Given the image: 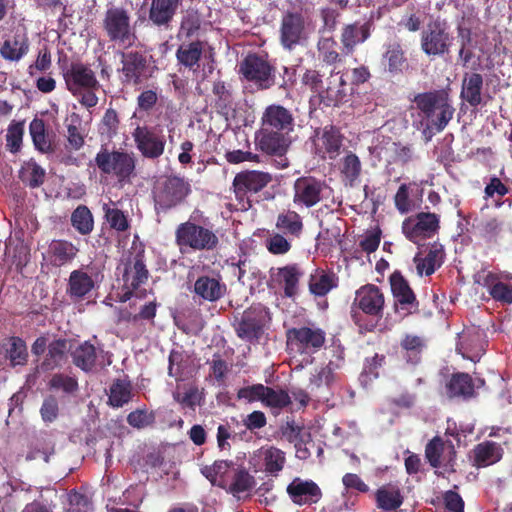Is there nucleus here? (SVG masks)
Wrapping results in <instances>:
<instances>
[{
    "label": "nucleus",
    "mask_w": 512,
    "mask_h": 512,
    "mask_svg": "<svg viewBox=\"0 0 512 512\" xmlns=\"http://www.w3.org/2000/svg\"><path fill=\"white\" fill-rule=\"evenodd\" d=\"M296 119L291 109L279 103L267 105L260 118V128L255 133L257 150L266 155L279 158L277 166L281 169L289 166L285 157L291 144Z\"/></svg>",
    "instance_id": "obj_1"
},
{
    "label": "nucleus",
    "mask_w": 512,
    "mask_h": 512,
    "mask_svg": "<svg viewBox=\"0 0 512 512\" xmlns=\"http://www.w3.org/2000/svg\"><path fill=\"white\" fill-rule=\"evenodd\" d=\"M385 297L374 284L361 286L355 294L351 318L361 332H372L383 317Z\"/></svg>",
    "instance_id": "obj_2"
},
{
    "label": "nucleus",
    "mask_w": 512,
    "mask_h": 512,
    "mask_svg": "<svg viewBox=\"0 0 512 512\" xmlns=\"http://www.w3.org/2000/svg\"><path fill=\"white\" fill-rule=\"evenodd\" d=\"M66 89L85 108H94L99 101L97 91L101 85L95 72L88 64L81 61L72 62L66 68H62Z\"/></svg>",
    "instance_id": "obj_3"
},
{
    "label": "nucleus",
    "mask_w": 512,
    "mask_h": 512,
    "mask_svg": "<svg viewBox=\"0 0 512 512\" xmlns=\"http://www.w3.org/2000/svg\"><path fill=\"white\" fill-rule=\"evenodd\" d=\"M283 73L281 80H277L276 67L273 66L263 56L250 53L240 63L239 73L248 82L254 83L260 90H268L273 86H278L285 91L289 90L294 80L292 76L286 77L289 74V68L283 66Z\"/></svg>",
    "instance_id": "obj_4"
},
{
    "label": "nucleus",
    "mask_w": 512,
    "mask_h": 512,
    "mask_svg": "<svg viewBox=\"0 0 512 512\" xmlns=\"http://www.w3.org/2000/svg\"><path fill=\"white\" fill-rule=\"evenodd\" d=\"M414 102L428 120L426 128L437 132L446 128L455 112L449 93L444 89L419 93L414 97Z\"/></svg>",
    "instance_id": "obj_5"
},
{
    "label": "nucleus",
    "mask_w": 512,
    "mask_h": 512,
    "mask_svg": "<svg viewBox=\"0 0 512 512\" xmlns=\"http://www.w3.org/2000/svg\"><path fill=\"white\" fill-rule=\"evenodd\" d=\"M191 191V184L185 177L179 175L161 177L152 191L156 213H167L179 206Z\"/></svg>",
    "instance_id": "obj_6"
},
{
    "label": "nucleus",
    "mask_w": 512,
    "mask_h": 512,
    "mask_svg": "<svg viewBox=\"0 0 512 512\" xmlns=\"http://www.w3.org/2000/svg\"><path fill=\"white\" fill-rule=\"evenodd\" d=\"M102 29L110 42L123 47L132 46L137 39L131 14L123 6L107 7L102 20Z\"/></svg>",
    "instance_id": "obj_7"
},
{
    "label": "nucleus",
    "mask_w": 512,
    "mask_h": 512,
    "mask_svg": "<svg viewBox=\"0 0 512 512\" xmlns=\"http://www.w3.org/2000/svg\"><path fill=\"white\" fill-rule=\"evenodd\" d=\"M175 243L181 253L212 251L219 245V239L212 229L187 220L176 227Z\"/></svg>",
    "instance_id": "obj_8"
},
{
    "label": "nucleus",
    "mask_w": 512,
    "mask_h": 512,
    "mask_svg": "<svg viewBox=\"0 0 512 512\" xmlns=\"http://www.w3.org/2000/svg\"><path fill=\"white\" fill-rule=\"evenodd\" d=\"M123 301L133 296L143 298L146 289L143 286L148 282L150 273L147 269L145 250L140 249L125 259L122 263Z\"/></svg>",
    "instance_id": "obj_9"
},
{
    "label": "nucleus",
    "mask_w": 512,
    "mask_h": 512,
    "mask_svg": "<svg viewBox=\"0 0 512 512\" xmlns=\"http://www.w3.org/2000/svg\"><path fill=\"white\" fill-rule=\"evenodd\" d=\"M94 160L101 173L115 176L120 183H130L136 175L134 154L122 149L109 150L102 146Z\"/></svg>",
    "instance_id": "obj_10"
},
{
    "label": "nucleus",
    "mask_w": 512,
    "mask_h": 512,
    "mask_svg": "<svg viewBox=\"0 0 512 512\" xmlns=\"http://www.w3.org/2000/svg\"><path fill=\"white\" fill-rule=\"evenodd\" d=\"M272 181V175L259 170H244L237 173L232 182L235 198L241 210L252 207L250 196L263 190Z\"/></svg>",
    "instance_id": "obj_11"
},
{
    "label": "nucleus",
    "mask_w": 512,
    "mask_h": 512,
    "mask_svg": "<svg viewBox=\"0 0 512 512\" xmlns=\"http://www.w3.org/2000/svg\"><path fill=\"white\" fill-rule=\"evenodd\" d=\"M453 41L445 21L434 20L427 24L421 33L420 46L429 57L448 54Z\"/></svg>",
    "instance_id": "obj_12"
},
{
    "label": "nucleus",
    "mask_w": 512,
    "mask_h": 512,
    "mask_svg": "<svg viewBox=\"0 0 512 512\" xmlns=\"http://www.w3.org/2000/svg\"><path fill=\"white\" fill-rule=\"evenodd\" d=\"M122 68L121 82L125 85L138 86L152 76L147 56L141 51H120Z\"/></svg>",
    "instance_id": "obj_13"
},
{
    "label": "nucleus",
    "mask_w": 512,
    "mask_h": 512,
    "mask_svg": "<svg viewBox=\"0 0 512 512\" xmlns=\"http://www.w3.org/2000/svg\"><path fill=\"white\" fill-rule=\"evenodd\" d=\"M392 296L394 299V311L402 317L419 313V301L409 282L398 270L394 271L389 277Z\"/></svg>",
    "instance_id": "obj_14"
},
{
    "label": "nucleus",
    "mask_w": 512,
    "mask_h": 512,
    "mask_svg": "<svg viewBox=\"0 0 512 512\" xmlns=\"http://www.w3.org/2000/svg\"><path fill=\"white\" fill-rule=\"evenodd\" d=\"M328 189L326 182L316 177H299L293 185V203L298 207H314L323 201Z\"/></svg>",
    "instance_id": "obj_15"
},
{
    "label": "nucleus",
    "mask_w": 512,
    "mask_h": 512,
    "mask_svg": "<svg viewBox=\"0 0 512 512\" xmlns=\"http://www.w3.org/2000/svg\"><path fill=\"white\" fill-rule=\"evenodd\" d=\"M439 228V216L431 212H420L415 216L406 218L402 223L403 234L414 244L433 237Z\"/></svg>",
    "instance_id": "obj_16"
},
{
    "label": "nucleus",
    "mask_w": 512,
    "mask_h": 512,
    "mask_svg": "<svg viewBox=\"0 0 512 512\" xmlns=\"http://www.w3.org/2000/svg\"><path fill=\"white\" fill-rule=\"evenodd\" d=\"M306 39L305 17L301 12L287 11L282 15L279 42L288 51L295 49Z\"/></svg>",
    "instance_id": "obj_17"
},
{
    "label": "nucleus",
    "mask_w": 512,
    "mask_h": 512,
    "mask_svg": "<svg viewBox=\"0 0 512 512\" xmlns=\"http://www.w3.org/2000/svg\"><path fill=\"white\" fill-rule=\"evenodd\" d=\"M287 345L300 353L318 351L326 340L325 332L318 327H293L286 332Z\"/></svg>",
    "instance_id": "obj_18"
},
{
    "label": "nucleus",
    "mask_w": 512,
    "mask_h": 512,
    "mask_svg": "<svg viewBox=\"0 0 512 512\" xmlns=\"http://www.w3.org/2000/svg\"><path fill=\"white\" fill-rule=\"evenodd\" d=\"M265 314L261 306L246 309L235 326L238 338L252 344L259 343L264 334Z\"/></svg>",
    "instance_id": "obj_19"
},
{
    "label": "nucleus",
    "mask_w": 512,
    "mask_h": 512,
    "mask_svg": "<svg viewBox=\"0 0 512 512\" xmlns=\"http://www.w3.org/2000/svg\"><path fill=\"white\" fill-rule=\"evenodd\" d=\"M132 137L137 150L144 158L155 160L163 155L166 140L164 135L156 132L154 128L138 125L132 132Z\"/></svg>",
    "instance_id": "obj_20"
},
{
    "label": "nucleus",
    "mask_w": 512,
    "mask_h": 512,
    "mask_svg": "<svg viewBox=\"0 0 512 512\" xmlns=\"http://www.w3.org/2000/svg\"><path fill=\"white\" fill-rule=\"evenodd\" d=\"M425 457L433 468L443 467L447 472L454 471L456 450L451 440L433 437L425 446Z\"/></svg>",
    "instance_id": "obj_21"
},
{
    "label": "nucleus",
    "mask_w": 512,
    "mask_h": 512,
    "mask_svg": "<svg viewBox=\"0 0 512 512\" xmlns=\"http://www.w3.org/2000/svg\"><path fill=\"white\" fill-rule=\"evenodd\" d=\"M344 136L335 125L329 124L318 129L315 134V154L321 159L335 160L343 146Z\"/></svg>",
    "instance_id": "obj_22"
},
{
    "label": "nucleus",
    "mask_w": 512,
    "mask_h": 512,
    "mask_svg": "<svg viewBox=\"0 0 512 512\" xmlns=\"http://www.w3.org/2000/svg\"><path fill=\"white\" fill-rule=\"evenodd\" d=\"M30 49V41L25 29L16 28L7 35L0 46V55L10 62H18L26 56Z\"/></svg>",
    "instance_id": "obj_23"
},
{
    "label": "nucleus",
    "mask_w": 512,
    "mask_h": 512,
    "mask_svg": "<svg viewBox=\"0 0 512 512\" xmlns=\"http://www.w3.org/2000/svg\"><path fill=\"white\" fill-rule=\"evenodd\" d=\"M479 385L469 373L456 372L451 374L445 383V394L449 399L468 401L477 396Z\"/></svg>",
    "instance_id": "obj_24"
},
{
    "label": "nucleus",
    "mask_w": 512,
    "mask_h": 512,
    "mask_svg": "<svg viewBox=\"0 0 512 512\" xmlns=\"http://www.w3.org/2000/svg\"><path fill=\"white\" fill-rule=\"evenodd\" d=\"M371 30L372 23L370 21L363 23L356 21L354 23L345 24L340 34L343 53L345 55L353 54L358 45L363 44L370 38Z\"/></svg>",
    "instance_id": "obj_25"
},
{
    "label": "nucleus",
    "mask_w": 512,
    "mask_h": 512,
    "mask_svg": "<svg viewBox=\"0 0 512 512\" xmlns=\"http://www.w3.org/2000/svg\"><path fill=\"white\" fill-rule=\"evenodd\" d=\"M286 492L291 501L299 506L315 504L322 497V491L314 481L299 477L288 484Z\"/></svg>",
    "instance_id": "obj_26"
},
{
    "label": "nucleus",
    "mask_w": 512,
    "mask_h": 512,
    "mask_svg": "<svg viewBox=\"0 0 512 512\" xmlns=\"http://www.w3.org/2000/svg\"><path fill=\"white\" fill-rule=\"evenodd\" d=\"M305 272L298 263L278 267L271 275L272 280L283 289L286 298H294L299 291V283Z\"/></svg>",
    "instance_id": "obj_27"
},
{
    "label": "nucleus",
    "mask_w": 512,
    "mask_h": 512,
    "mask_svg": "<svg viewBox=\"0 0 512 512\" xmlns=\"http://www.w3.org/2000/svg\"><path fill=\"white\" fill-rule=\"evenodd\" d=\"M226 290V284L220 275H201L195 280L193 286L194 296L201 302H216L226 294Z\"/></svg>",
    "instance_id": "obj_28"
},
{
    "label": "nucleus",
    "mask_w": 512,
    "mask_h": 512,
    "mask_svg": "<svg viewBox=\"0 0 512 512\" xmlns=\"http://www.w3.org/2000/svg\"><path fill=\"white\" fill-rule=\"evenodd\" d=\"M79 248L65 239H53L47 248L43 259L53 267H62L74 261Z\"/></svg>",
    "instance_id": "obj_29"
},
{
    "label": "nucleus",
    "mask_w": 512,
    "mask_h": 512,
    "mask_svg": "<svg viewBox=\"0 0 512 512\" xmlns=\"http://www.w3.org/2000/svg\"><path fill=\"white\" fill-rule=\"evenodd\" d=\"M382 63L389 75L399 76L404 74L409 68V61L403 45L398 41L385 44Z\"/></svg>",
    "instance_id": "obj_30"
},
{
    "label": "nucleus",
    "mask_w": 512,
    "mask_h": 512,
    "mask_svg": "<svg viewBox=\"0 0 512 512\" xmlns=\"http://www.w3.org/2000/svg\"><path fill=\"white\" fill-rule=\"evenodd\" d=\"M347 83L339 72H331L330 76L326 79V85L319 94L321 102L327 107H335L346 102L347 98Z\"/></svg>",
    "instance_id": "obj_31"
},
{
    "label": "nucleus",
    "mask_w": 512,
    "mask_h": 512,
    "mask_svg": "<svg viewBox=\"0 0 512 512\" xmlns=\"http://www.w3.org/2000/svg\"><path fill=\"white\" fill-rule=\"evenodd\" d=\"M484 89V78L478 72H465L462 78L460 98L471 107H478L482 104V92Z\"/></svg>",
    "instance_id": "obj_32"
},
{
    "label": "nucleus",
    "mask_w": 512,
    "mask_h": 512,
    "mask_svg": "<svg viewBox=\"0 0 512 512\" xmlns=\"http://www.w3.org/2000/svg\"><path fill=\"white\" fill-rule=\"evenodd\" d=\"M182 0H151L149 20L158 27L168 28Z\"/></svg>",
    "instance_id": "obj_33"
},
{
    "label": "nucleus",
    "mask_w": 512,
    "mask_h": 512,
    "mask_svg": "<svg viewBox=\"0 0 512 512\" xmlns=\"http://www.w3.org/2000/svg\"><path fill=\"white\" fill-rule=\"evenodd\" d=\"M92 277L82 269L73 270L68 279L66 294L73 301L84 299L94 288Z\"/></svg>",
    "instance_id": "obj_34"
},
{
    "label": "nucleus",
    "mask_w": 512,
    "mask_h": 512,
    "mask_svg": "<svg viewBox=\"0 0 512 512\" xmlns=\"http://www.w3.org/2000/svg\"><path fill=\"white\" fill-rule=\"evenodd\" d=\"M99 353H103L102 347H96L90 341H84L71 352L72 362L77 368L88 373L96 366Z\"/></svg>",
    "instance_id": "obj_35"
},
{
    "label": "nucleus",
    "mask_w": 512,
    "mask_h": 512,
    "mask_svg": "<svg viewBox=\"0 0 512 512\" xmlns=\"http://www.w3.org/2000/svg\"><path fill=\"white\" fill-rule=\"evenodd\" d=\"M375 502L383 511H396L402 506L404 497L398 484L387 483L376 490Z\"/></svg>",
    "instance_id": "obj_36"
},
{
    "label": "nucleus",
    "mask_w": 512,
    "mask_h": 512,
    "mask_svg": "<svg viewBox=\"0 0 512 512\" xmlns=\"http://www.w3.org/2000/svg\"><path fill=\"white\" fill-rule=\"evenodd\" d=\"M444 256L445 253L442 244H440L439 242H434L430 244L428 252L425 257H421L420 254H417L414 257L417 272L420 275H432L436 271V269H438L443 264Z\"/></svg>",
    "instance_id": "obj_37"
},
{
    "label": "nucleus",
    "mask_w": 512,
    "mask_h": 512,
    "mask_svg": "<svg viewBox=\"0 0 512 512\" xmlns=\"http://www.w3.org/2000/svg\"><path fill=\"white\" fill-rule=\"evenodd\" d=\"M212 93L215 96L214 107L219 114L228 117L235 111V101L231 84L217 80L213 83Z\"/></svg>",
    "instance_id": "obj_38"
},
{
    "label": "nucleus",
    "mask_w": 512,
    "mask_h": 512,
    "mask_svg": "<svg viewBox=\"0 0 512 512\" xmlns=\"http://www.w3.org/2000/svg\"><path fill=\"white\" fill-rule=\"evenodd\" d=\"M68 340L55 339L48 345L47 353L40 365L42 371H52L61 367L67 360Z\"/></svg>",
    "instance_id": "obj_39"
},
{
    "label": "nucleus",
    "mask_w": 512,
    "mask_h": 512,
    "mask_svg": "<svg viewBox=\"0 0 512 512\" xmlns=\"http://www.w3.org/2000/svg\"><path fill=\"white\" fill-rule=\"evenodd\" d=\"M203 42L196 40L181 44L176 51V59L179 65L196 71L203 54Z\"/></svg>",
    "instance_id": "obj_40"
},
{
    "label": "nucleus",
    "mask_w": 512,
    "mask_h": 512,
    "mask_svg": "<svg viewBox=\"0 0 512 512\" xmlns=\"http://www.w3.org/2000/svg\"><path fill=\"white\" fill-rule=\"evenodd\" d=\"M474 460L478 467H485L498 462L503 455L500 444L493 441H484L474 448Z\"/></svg>",
    "instance_id": "obj_41"
},
{
    "label": "nucleus",
    "mask_w": 512,
    "mask_h": 512,
    "mask_svg": "<svg viewBox=\"0 0 512 512\" xmlns=\"http://www.w3.org/2000/svg\"><path fill=\"white\" fill-rule=\"evenodd\" d=\"M133 387L128 379H115L109 388L108 405L120 408L128 404L133 397Z\"/></svg>",
    "instance_id": "obj_42"
},
{
    "label": "nucleus",
    "mask_w": 512,
    "mask_h": 512,
    "mask_svg": "<svg viewBox=\"0 0 512 512\" xmlns=\"http://www.w3.org/2000/svg\"><path fill=\"white\" fill-rule=\"evenodd\" d=\"M402 356L407 363L417 365L421 361V355L425 348L422 337L414 334H405L400 341Z\"/></svg>",
    "instance_id": "obj_43"
},
{
    "label": "nucleus",
    "mask_w": 512,
    "mask_h": 512,
    "mask_svg": "<svg viewBox=\"0 0 512 512\" xmlns=\"http://www.w3.org/2000/svg\"><path fill=\"white\" fill-rule=\"evenodd\" d=\"M5 356L13 367L26 365L29 356L26 342L18 336L9 337L5 343Z\"/></svg>",
    "instance_id": "obj_44"
},
{
    "label": "nucleus",
    "mask_w": 512,
    "mask_h": 512,
    "mask_svg": "<svg viewBox=\"0 0 512 512\" xmlns=\"http://www.w3.org/2000/svg\"><path fill=\"white\" fill-rule=\"evenodd\" d=\"M276 228L284 234L299 237L303 231L301 216L293 210H287L277 216Z\"/></svg>",
    "instance_id": "obj_45"
},
{
    "label": "nucleus",
    "mask_w": 512,
    "mask_h": 512,
    "mask_svg": "<svg viewBox=\"0 0 512 512\" xmlns=\"http://www.w3.org/2000/svg\"><path fill=\"white\" fill-rule=\"evenodd\" d=\"M71 225L81 235H89L94 229V218L86 205H79L71 214Z\"/></svg>",
    "instance_id": "obj_46"
},
{
    "label": "nucleus",
    "mask_w": 512,
    "mask_h": 512,
    "mask_svg": "<svg viewBox=\"0 0 512 512\" xmlns=\"http://www.w3.org/2000/svg\"><path fill=\"white\" fill-rule=\"evenodd\" d=\"M362 170L359 157L349 151L341 160L340 172L345 181V185L353 186L358 180Z\"/></svg>",
    "instance_id": "obj_47"
},
{
    "label": "nucleus",
    "mask_w": 512,
    "mask_h": 512,
    "mask_svg": "<svg viewBox=\"0 0 512 512\" xmlns=\"http://www.w3.org/2000/svg\"><path fill=\"white\" fill-rule=\"evenodd\" d=\"M189 356L182 349H172L168 356V375L176 381L183 380Z\"/></svg>",
    "instance_id": "obj_48"
},
{
    "label": "nucleus",
    "mask_w": 512,
    "mask_h": 512,
    "mask_svg": "<svg viewBox=\"0 0 512 512\" xmlns=\"http://www.w3.org/2000/svg\"><path fill=\"white\" fill-rule=\"evenodd\" d=\"M103 212L105 220L111 229L117 232H125L130 228L128 217L122 210L104 204Z\"/></svg>",
    "instance_id": "obj_49"
},
{
    "label": "nucleus",
    "mask_w": 512,
    "mask_h": 512,
    "mask_svg": "<svg viewBox=\"0 0 512 512\" xmlns=\"http://www.w3.org/2000/svg\"><path fill=\"white\" fill-rule=\"evenodd\" d=\"M319 57L327 65L341 62V55L338 52V43L332 37L321 38L318 42Z\"/></svg>",
    "instance_id": "obj_50"
},
{
    "label": "nucleus",
    "mask_w": 512,
    "mask_h": 512,
    "mask_svg": "<svg viewBox=\"0 0 512 512\" xmlns=\"http://www.w3.org/2000/svg\"><path fill=\"white\" fill-rule=\"evenodd\" d=\"M291 404V397L288 392L282 389L275 390L266 386L263 405L271 409L282 410Z\"/></svg>",
    "instance_id": "obj_51"
},
{
    "label": "nucleus",
    "mask_w": 512,
    "mask_h": 512,
    "mask_svg": "<svg viewBox=\"0 0 512 512\" xmlns=\"http://www.w3.org/2000/svg\"><path fill=\"white\" fill-rule=\"evenodd\" d=\"M334 276L321 272L320 276L312 275L309 280V291L315 296H325L336 287Z\"/></svg>",
    "instance_id": "obj_52"
},
{
    "label": "nucleus",
    "mask_w": 512,
    "mask_h": 512,
    "mask_svg": "<svg viewBox=\"0 0 512 512\" xmlns=\"http://www.w3.org/2000/svg\"><path fill=\"white\" fill-rule=\"evenodd\" d=\"M29 130L35 147L42 152H48L51 149V143L46 137L44 121L38 118L33 119Z\"/></svg>",
    "instance_id": "obj_53"
},
{
    "label": "nucleus",
    "mask_w": 512,
    "mask_h": 512,
    "mask_svg": "<svg viewBox=\"0 0 512 512\" xmlns=\"http://www.w3.org/2000/svg\"><path fill=\"white\" fill-rule=\"evenodd\" d=\"M156 415L154 411L146 408H139L127 415V423L137 429H144L155 423Z\"/></svg>",
    "instance_id": "obj_54"
},
{
    "label": "nucleus",
    "mask_w": 512,
    "mask_h": 512,
    "mask_svg": "<svg viewBox=\"0 0 512 512\" xmlns=\"http://www.w3.org/2000/svg\"><path fill=\"white\" fill-rule=\"evenodd\" d=\"M285 464V453L276 448L270 447L264 451L265 471L271 474L281 471Z\"/></svg>",
    "instance_id": "obj_55"
},
{
    "label": "nucleus",
    "mask_w": 512,
    "mask_h": 512,
    "mask_svg": "<svg viewBox=\"0 0 512 512\" xmlns=\"http://www.w3.org/2000/svg\"><path fill=\"white\" fill-rule=\"evenodd\" d=\"M49 388L53 390H61L66 394L75 393L78 388V381L76 378L62 374L56 373L49 380Z\"/></svg>",
    "instance_id": "obj_56"
},
{
    "label": "nucleus",
    "mask_w": 512,
    "mask_h": 512,
    "mask_svg": "<svg viewBox=\"0 0 512 512\" xmlns=\"http://www.w3.org/2000/svg\"><path fill=\"white\" fill-rule=\"evenodd\" d=\"M255 486V479L245 469H238L233 477L229 491L233 494H239L250 491Z\"/></svg>",
    "instance_id": "obj_57"
},
{
    "label": "nucleus",
    "mask_w": 512,
    "mask_h": 512,
    "mask_svg": "<svg viewBox=\"0 0 512 512\" xmlns=\"http://www.w3.org/2000/svg\"><path fill=\"white\" fill-rule=\"evenodd\" d=\"M60 413L58 399L54 395H48L44 398L40 407V415L45 423H53L57 420Z\"/></svg>",
    "instance_id": "obj_58"
},
{
    "label": "nucleus",
    "mask_w": 512,
    "mask_h": 512,
    "mask_svg": "<svg viewBox=\"0 0 512 512\" xmlns=\"http://www.w3.org/2000/svg\"><path fill=\"white\" fill-rule=\"evenodd\" d=\"M507 281L502 279L495 285H493L490 291L491 297L498 302L504 304L512 303V277H506Z\"/></svg>",
    "instance_id": "obj_59"
},
{
    "label": "nucleus",
    "mask_w": 512,
    "mask_h": 512,
    "mask_svg": "<svg viewBox=\"0 0 512 512\" xmlns=\"http://www.w3.org/2000/svg\"><path fill=\"white\" fill-rule=\"evenodd\" d=\"M118 113L113 108H108L101 120L102 134H106L109 138H112L117 134L119 127Z\"/></svg>",
    "instance_id": "obj_60"
},
{
    "label": "nucleus",
    "mask_w": 512,
    "mask_h": 512,
    "mask_svg": "<svg viewBox=\"0 0 512 512\" xmlns=\"http://www.w3.org/2000/svg\"><path fill=\"white\" fill-rule=\"evenodd\" d=\"M266 386L263 384H253L242 387L237 392L238 399H244L249 403L260 401L263 403Z\"/></svg>",
    "instance_id": "obj_61"
},
{
    "label": "nucleus",
    "mask_w": 512,
    "mask_h": 512,
    "mask_svg": "<svg viewBox=\"0 0 512 512\" xmlns=\"http://www.w3.org/2000/svg\"><path fill=\"white\" fill-rule=\"evenodd\" d=\"M394 204L401 214H406L412 210L413 201L410 199L409 186L401 184L394 196Z\"/></svg>",
    "instance_id": "obj_62"
},
{
    "label": "nucleus",
    "mask_w": 512,
    "mask_h": 512,
    "mask_svg": "<svg viewBox=\"0 0 512 512\" xmlns=\"http://www.w3.org/2000/svg\"><path fill=\"white\" fill-rule=\"evenodd\" d=\"M266 247L271 254L283 255L290 251V242L279 233H275L266 240Z\"/></svg>",
    "instance_id": "obj_63"
},
{
    "label": "nucleus",
    "mask_w": 512,
    "mask_h": 512,
    "mask_svg": "<svg viewBox=\"0 0 512 512\" xmlns=\"http://www.w3.org/2000/svg\"><path fill=\"white\" fill-rule=\"evenodd\" d=\"M23 137V125L22 123H12L8 127L6 135V145L10 148V151L16 153L19 151Z\"/></svg>",
    "instance_id": "obj_64"
}]
</instances>
